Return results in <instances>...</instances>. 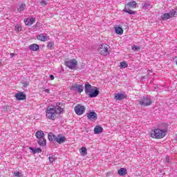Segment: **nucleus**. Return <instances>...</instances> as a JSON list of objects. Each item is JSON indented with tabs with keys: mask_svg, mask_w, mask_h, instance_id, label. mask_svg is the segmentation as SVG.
Masks as SVG:
<instances>
[{
	"mask_svg": "<svg viewBox=\"0 0 177 177\" xmlns=\"http://www.w3.org/2000/svg\"><path fill=\"white\" fill-rule=\"evenodd\" d=\"M26 26H32L33 23H35V18H27L24 19Z\"/></svg>",
	"mask_w": 177,
	"mask_h": 177,
	"instance_id": "nucleus-16",
	"label": "nucleus"
},
{
	"mask_svg": "<svg viewBox=\"0 0 177 177\" xmlns=\"http://www.w3.org/2000/svg\"><path fill=\"white\" fill-rule=\"evenodd\" d=\"M44 92H46V93H49V92H50V90H49V89H48V88H44Z\"/></svg>",
	"mask_w": 177,
	"mask_h": 177,
	"instance_id": "nucleus-35",
	"label": "nucleus"
},
{
	"mask_svg": "<svg viewBox=\"0 0 177 177\" xmlns=\"http://www.w3.org/2000/svg\"><path fill=\"white\" fill-rule=\"evenodd\" d=\"M115 30L116 34L119 35H122V34H124V30L122 29V28L120 26L115 28Z\"/></svg>",
	"mask_w": 177,
	"mask_h": 177,
	"instance_id": "nucleus-24",
	"label": "nucleus"
},
{
	"mask_svg": "<svg viewBox=\"0 0 177 177\" xmlns=\"http://www.w3.org/2000/svg\"><path fill=\"white\" fill-rule=\"evenodd\" d=\"M131 49H132V50H135V51H136V50H140V49H142V47H139V46H136V45H133V46L131 47Z\"/></svg>",
	"mask_w": 177,
	"mask_h": 177,
	"instance_id": "nucleus-31",
	"label": "nucleus"
},
{
	"mask_svg": "<svg viewBox=\"0 0 177 177\" xmlns=\"http://www.w3.org/2000/svg\"><path fill=\"white\" fill-rule=\"evenodd\" d=\"M102 132H103V127H102V126L97 125L95 127L94 133H95V135H100V133H102Z\"/></svg>",
	"mask_w": 177,
	"mask_h": 177,
	"instance_id": "nucleus-17",
	"label": "nucleus"
},
{
	"mask_svg": "<svg viewBox=\"0 0 177 177\" xmlns=\"http://www.w3.org/2000/svg\"><path fill=\"white\" fill-rule=\"evenodd\" d=\"M84 86V92L89 97H96L99 95V90L93 88L89 82H86Z\"/></svg>",
	"mask_w": 177,
	"mask_h": 177,
	"instance_id": "nucleus-2",
	"label": "nucleus"
},
{
	"mask_svg": "<svg viewBox=\"0 0 177 177\" xmlns=\"http://www.w3.org/2000/svg\"><path fill=\"white\" fill-rule=\"evenodd\" d=\"M50 77L51 78L52 81H53V80H55V76H53V75H50Z\"/></svg>",
	"mask_w": 177,
	"mask_h": 177,
	"instance_id": "nucleus-36",
	"label": "nucleus"
},
{
	"mask_svg": "<svg viewBox=\"0 0 177 177\" xmlns=\"http://www.w3.org/2000/svg\"><path fill=\"white\" fill-rule=\"evenodd\" d=\"M37 143L39 146H46V139L44 137L39 138Z\"/></svg>",
	"mask_w": 177,
	"mask_h": 177,
	"instance_id": "nucleus-21",
	"label": "nucleus"
},
{
	"mask_svg": "<svg viewBox=\"0 0 177 177\" xmlns=\"http://www.w3.org/2000/svg\"><path fill=\"white\" fill-rule=\"evenodd\" d=\"M66 140V138L64 136H61L60 135H58L55 140L56 142L59 143V145H62V143H64Z\"/></svg>",
	"mask_w": 177,
	"mask_h": 177,
	"instance_id": "nucleus-18",
	"label": "nucleus"
},
{
	"mask_svg": "<svg viewBox=\"0 0 177 177\" xmlns=\"http://www.w3.org/2000/svg\"><path fill=\"white\" fill-rule=\"evenodd\" d=\"M48 138L49 140H51L52 142H53V140L56 141L57 136H55V134H53V133H49L48 134Z\"/></svg>",
	"mask_w": 177,
	"mask_h": 177,
	"instance_id": "nucleus-25",
	"label": "nucleus"
},
{
	"mask_svg": "<svg viewBox=\"0 0 177 177\" xmlns=\"http://www.w3.org/2000/svg\"><path fill=\"white\" fill-rule=\"evenodd\" d=\"M176 16H177V12L172 10L169 12H167V13L162 15L160 17V19H161V20H163L164 21H165L172 17H175Z\"/></svg>",
	"mask_w": 177,
	"mask_h": 177,
	"instance_id": "nucleus-7",
	"label": "nucleus"
},
{
	"mask_svg": "<svg viewBox=\"0 0 177 177\" xmlns=\"http://www.w3.org/2000/svg\"><path fill=\"white\" fill-rule=\"evenodd\" d=\"M37 39L42 42H46V41H49V36H45L43 33H41L37 35Z\"/></svg>",
	"mask_w": 177,
	"mask_h": 177,
	"instance_id": "nucleus-14",
	"label": "nucleus"
},
{
	"mask_svg": "<svg viewBox=\"0 0 177 177\" xmlns=\"http://www.w3.org/2000/svg\"><path fill=\"white\" fill-rule=\"evenodd\" d=\"M65 106L66 104L63 102H57L55 103V106H53V108H54L58 115H60V114H63V113H64Z\"/></svg>",
	"mask_w": 177,
	"mask_h": 177,
	"instance_id": "nucleus-8",
	"label": "nucleus"
},
{
	"mask_svg": "<svg viewBox=\"0 0 177 177\" xmlns=\"http://www.w3.org/2000/svg\"><path fill=\"white\" fill-rule=\"evenodd\" d=\"M120 68H127L128 67V64L127 62H120Z\"/></svg>",
	"mask_w": 177,
	"mask_h": 177,
	"instance_id": "nucleus-28",
	"label": "nucleus"
},
{
	"mask_svg": "<svg viewBox=\"0 0 177 177\" xmlns=\"http://www.w3.org/2000/svg\"><path fill=\"white\" fill-rule=\"evenodd\" d=\"M80 153H81L83 156H86V154H88V151H87L86 147H82L80 149Z\"/></svg>",
	"mask_w": 177,
	"mask_h": 177,
	"instance_id": "nucleus-27",
	"label": "nucleus"
},
{
	"mask_svg": "<svg viewBox=\"0 0 177 177\" xmlns=\"http://www.w3.org/2000/svg\"><path fill=\"white\" fill-rule=\"evenodd\" d=\"M59 113H57L56 109L53 107H50V106H48L46 109V117L48 120H51L52 121H55L57 117H59Z\"/></svg>",
	"mask_w": 177,
	"mask_h": 177,
	"instance_id": "nucleus-3",
	"label": "nucleus"
},
{
	"mask_svg": "<svg viewBox=\"0 0 177 177\" xmlns=\"http://www.w3.org/2000/svg\"><path fill=\"white\" fill-rule=\"evenodd\" d=\"M53 46H55V43H53V41H50L47 44L48 49H52V48H53Z\"/></svg>",
	"mask_w": 177,
	"mask_h": 177,
	"instance_id": "nucleus-29",
	"label": "nucleus"
},
{
	"mask_svg": "<svg viewBox=\"0 0 177 177\" xmlns=\"http://www.w3.org/2000/svg\"><path fill=\"white\" fill-rule=\"evenodd\" d=\"M35 136L37 139H41L45 136V134L44 133V131H37L35 133Z\"/></svg>",
	"mask_w": 177,
	"mask_h": 177,
	"instance_id": "nucleus-22",
	"label": "nucleus"
},
{
	"mask_svg": "<svg viewBox=\"0 0 177 177\" xmlns=\"http://www.w3.org/2000/svg\"><path fill=\"white\" fill-rule=\"evenodd\" d=\"M167 130L160 129H154L149 133V136L152 139H162L167 136Z\"/></svg>",
	"mask_w": 177,
	"mask_h": 177,
	"instance_id": "nucleus-1",
	"label": "nucleus"
},
{
	"mask_svg": "<svg viewBox=\"0 0 177 177\" xmlns=\"http://www.w3.org/2000/svg\"><path fill=\"white\" fill-rule=\"evenodd\" d=\"M14 176H15V177H21V176H23V174H21L19 171H15L14 172Z\"/></svg>",
	"mask_w": 177,
	"mask_h": 177,
	"instance_id": "nucleus-32",
	"label": "nucleus"
},
{
	"mask_svg": "<svg viewBox=\"0 0 177 177\" xmlns=\"http://www.w3.org/2000/svg\"><path fill=\"white\" fill-rule=\"evenodd\" d=\"M136 6H138V3H136V1H130L125 5L123 12L129 13V15H135L136 12L133 11V9H136Z\"/></svg>",
	"mask_w": 177,
	"mask_h": 177,
	"instance_id": "nucleus-4",
	"label": "nucleus"
},
{
	"mask_svg": "<svg viewBox=\"0 0 177 177\" xmlns=\"http://www.w3.org/2000/svg\"><path fill=\"white\" fill-rule=\"evenodd\" d=\"M29 49L33 52H37V50H39V46L37 44H33L29 46Z\"/></svg>",
	"mask_w": 177,
	"mask_h": 177,
	"instance_id": "nucleus-19",
	"label": "nucleus"
},
{
	"mask_svg": "<svg viewBox=\"0 0 177 177\" xmlns=\"http://www.w3.org/2000/svg\"><path fill=\"white\" fill-rule=\"evenodd\" d=\"M115 100H122L124 99H127V95L125 93H115Z\"/></svg>",
	"mask_w": 177,
	"mask_h": 177,
	"instance_id": "nucleus-15",
	"label": "nucleus"
},
{
	"mask_svg": "<svg viewBox=\"0 0 177 177\" xmlns=\"http://www.w3.org/2000/svg\"><path fill=\"white\" fill-rule=\"evenodd\" d=\"M18 12L21 13V12H24V10H26V4L25 3H20L19 6L17 8Z\"/></svg>",
	"mask_w": 177,
	"mask_h": 177,
	"instance_id": "nucleus-23",
	"label": "nucleus"
},
{
	"mask_svg": "<svg viewBox=\"0 0 177 177\" xmlns=\"http://www.w3.org/2000/svg\"><path fill=\"white\" fill-rule=\"evenodd\" d=\"M88 120L93 121L97 120V114L95 111H91L87 114Z\"/></svg>",
	"mask_w": 177,
	"mask_h": 177,
	"instance_id": "nucleus-12",
	"label": "nucleus"
},
{
	"mask_svg": "<svg viewBox=\"0 0 177 177\" xmlns=\"http://www.w3.org/2000/svg\"><path fill=\"white\" fill-rule=\"evenodd\" d=\"M40 4H41V6H45L46 5V1H45L44 0H42L40 2Z\"/></svg>",
	"mask_w": 177,
	"mask_h": 177,
	"instance_id": "nucleus-34",
	"label": "nucleus"
},
{
	"mask_svg": "<svg viewBox=\"0 0 177 177\" xmlns=\"http://www.w3.org/2000/svg\"><path fill=\"white\" fill-rule=\"evenodd\" d=\"M15 97L17 100H26L27 95L24 92H19L15 95Z\"/></svg>",
	"mask_w": 177,
	"mask_h": 177,
	"instance_id": "nucleus-11",
	"label": "nucleus"
},
{
	"mask_svg": "<svg viewBox=\"0 0 177 177\" xmlns=\"http://www.w3.org/2000/svg\"><path fill=\"white\" fill-rule=\"evenodd\" d=\"M127 174V169L125 168H120L118 171V175H120V176H125Z\"/></svg>",
	"mask_w": 177,
	"mask_h": 177,
	"instance_id": "nucleus-20",
	"label": "nucleus"
},
{
	"mask_svg": "<svg viewBox=\"0 0 177 177\" xmlns=\"http://www.w3.org/2000/svg\"><path fill=\"white\" fill-rule=\"evenodd\" d=\"M64 64L69 70H75L78 66V61L75 59H68L64 62Z\"/></svg>",
	"mask_w": 177,
	"mask_h": 177,
	"instance_id": "nucleus-6",
	"label": "nucleus"
},
{
	"mask_svg": "<svg viewBox=\"0 0 177 177\" xmlns=\"http://www.w3.org/2000/svg\"><path fill=\"white\" fill-rule=\"evenodd\" d=\"M110 46L106 44H100L98 47V53L101 56H107L110 55Z\"/></svg>",
	"mask_w": 177,
	"mask_h": 177,
	"instance_id": "nucleus-5",
	"label": "nucleus"
},
{
	"mask_svg": "<svg viewBox=\"0 0 177 177\" xmlns=\"http://www.w3.org/2000/svg\"><path fill=\"white\" fill-rule=\"evenodd\" d=\"M10 55L11 56V57H13L15 56V53H10Z\"/></svg>",
	"mask_w": 177,
	"mask_h": 177,
	"instance_id": "nucleus-37",
	"label": "nucleus"
},
{
	"mask_svg": "<svg viewBox=\"0 0 177 177\" xmlns=\"http://www.w3.org/2000/svg\"><path fill=\"white\" fill-rule=\"evenodd\" d=\"M85 110H86V108L85 107V106H84L82 104H77L75 106V113L77 115H82V114H84V113H85Z\"/></svg>",
	"mask_w": 177,
	"mask_h": 177,
	"instance_id": "nucleus-9",
	"label": "nucleus"
},
{
	"mask_svg": "<svg viewBox=\"0 0 177 177\" xmlns=\"http://www.w3.org/2000/svg\"><path fill=\"white\" fill-rule=\"evenodd\" d=\"M138 102L139 104H140V106H143L144 107L150 106L151 103H153V101H151L150 98L146 97H143L141 100H138Z\"/></svg>",
	"mask_w": 177,
	"mask_h": 177,
	"instance_id": "nucleus-10",
	"label": "nucleus"
},
{
	"mask_svg": "<svg viewBox=\"0 0 177 177\" xmlns=\"http://www.w3.org/2000/svg\"><path fill=\"white\" fill-rule=\"evenodd\" d=\"M29 149L31 150V151H32L33 154H37V153H42V149H41V148L34 149L30 147Z\"/></svg>",
	"mask_w": 177,
	"mask_h": 177,
	"instance_id": "nucleus-26",
	"label": "nucleus"
},
{
	"mask_svg": "<svg viewBox=\"0 0 177 177\" xmlns=\"http://www.w3.org/2000/svg\"><path fill=\"white\" fill-rule=\"evenodd\" d=\"M147 72H148V74H150V73H151L150 70H148Z\"/></svg>",
	"mask_w": 177,
	"mask_h": 177,
	"instance_id": "nucleus-38",
	"label": "nucleus"
},
{
	"mask_svg": "<svg viewBox=\"0 0 177 177\" xmlns=\"http://www.w3.org/2000/svg\"><path fill=\"white\" fill-rule=\"evenodd\" d=\"M24 88H27V84H24Z\"/></svg>",
	"mask_w": 177,
	"mask_h": 177,
	"instance_id": "nucleus-39",
	"label": "nucleus"
},
{
	"mask_svg": "<svg viewBox=\"0 0 177 177\" xmlns=\"http://www.w3.org/2000/svg\"><path fill=\"white\" fill-rule=\"evenodd\" d=\"M71 89H73L74 91H77L79 93H82V92H84V87H82V85L81 84H75L71 86Z\"/></svg>",
	"mask_w": 177,
	"mask_h": 177,
	"instance_id": "nucleus-13",
	"label": "nucleus"
},
{
	"mask_svg": "<svg viewBox=\"0 0 177 177\" xmlns=\"http://www.w3.org/2000/svg\"><path fill=\"white\" fill-rule=\"evenodd\" d=\"M15 30L17 31V32H20V31H21V25L15 26Z\"/></svg>",
	"mask_w": 177,
	"mask_h": 177,
	"instance_id": "nucleus-30",
	"label": "nucleus"
},
{
	"mask_svg": "<svg viewBox=\"0 0 177 177\" xmlns=\"http://www.w3.org/2000/svg\"><path fill=\"white\" fill-rule=\"evenodd\" d=\"M48 160L50 164H52L55 161V158H53V156H49Z\"/></svg>",
	"mask_w": 177,
	"mask_h": 177,
	"instance_id": "nucleus-33",
	"label": "nucleus"
},
{
	"mask_svg": "<svg viewBox=\"0 0 177 177\" xmlns=\"http://www.w3.org/2000/svg\"><path fill=\"white\" fill-rule=\"evenodd\" d=\"M0 64H1V62H0Z\"/></svg>",
	"mask_w": 177,
	"mask_h": 177,
	"instance_id": "nucleus-40",
	"label": "nucleus"
}]
</instances>
